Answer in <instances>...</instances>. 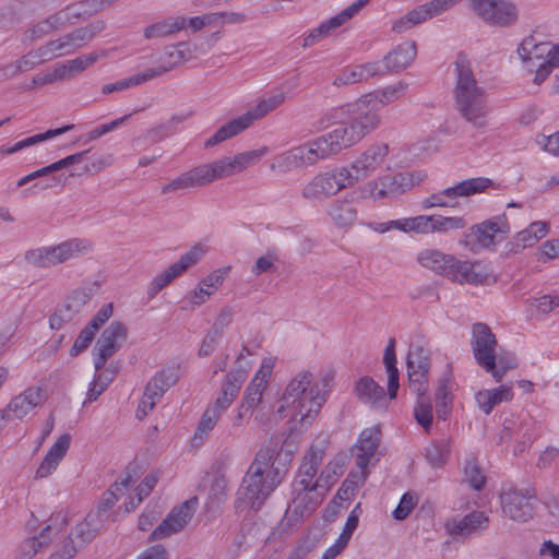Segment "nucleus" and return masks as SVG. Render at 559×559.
I'll return each instance as SVG.
<instances>
[{
    "label": "nucleus",
    "instance_id": "1",
    "mask_svg": "<svg viewBox=\"0 0 559 559\" xmlns=\"http://www.w3.org/2000/svg\"><path fill=\"white\" fill-rule=\"evenodd\" d=\"M454 67L456 82L453 94L456 109L475 128H483L489 112L486 91L478 84L471 61L464 52L456 55Z\"/></svg>",
    "mask_w": 559,
    "mask_h": 559
},
{
    "label": "nucleus",
    "instance_id": "2",
    "mask_svg": "<svg viewBox=\"0 0 559 559\" xmlns=\"http://www.w3.org/2000/svg\"><path fill=\"white\" fill-rule=\"evenodd\" d=\"M273 455V448H261L242 478L238 495L239 499L250 509L259 510L283 481V473L280 467L270 469L265 475Z\"/></svg>",
    "mask_w": 559,
    "mask_h": 559
},
{
    "label": "nucleus",
    "instance_id": "3",
    "mask_svg": "<svg viewBox=\"0 0 559 559\" xmlns=\"http://www.w3.org/2000/svg\"><path fill=\"white\" fill-rule=\"evenodd\" d=\"M313 376L309 371L299 372L286 386L282 401L292 405V418L301 425H311L319 414L325 395L318 384H312Z\"/></svg>",
    "mask_w": 559,
    "mask_h": 559
},
{
    "label": "nucleus",
    "instance_id": "4",
    "mask_svg": "<svg viewBox=\"0 0 559 559\" xmlns=\"http://www.w3.org/2000/svg\"><path fill=\"white\" fill-rule=\"evenodd\" d=\"M341 110L348 115L349 122L341 123L332 132L342 148L356 144L380 123L378 109H373V105L362 96L355 103L343 106Z\"/></svg>",
    "mask_w": 559,
    "mask_h": 559
},
{
    "label": "nucleus",
    "instance_id": "5",
    "mask_svg": "<svg viewBox=\"0 0 559 559\" xmlns=\"http://www.w3.org/2000/svg\"><path fill=\"white\" fill-rule=\"evenodd\" d=\"M285 100V95L278 93L266 99H262L255 107L249 109L246 114L228 121L222 126L211 138L204 143L205 147L215 146L228 139H231L249 128L254 120L263 118L270 111L276 109Z\"/></svg>",
    "mask_w": 559,
    "mask_h": 559
},
{
    "label": "nucleus",
    "instance_id": "6",
    "mask_svg": "<svg viewBox=\"0 0 559 559\" xmlns=\"http://www.w3.org/2000/svg\"><path fill=\"white\" fill-rule=\"evenodd\" d=\"M488 188L497 190L500 188V185L485 177L463 180L454 187L447 188L439 193H435L429 198H426L421 202V207L427 210L433 206H449L450 203L448 199L452 200L457 197H469L476 193L485 192ZM451 206H453V204H451Z\"/></svg>",
    "mask_w": 559,
    "mask_h": 559
},
{
    "label": "nucleus",
    "instance_id": "7",
    "mask_svg": "<svg viewBox=\"0 0 559 559\" xmlns=\"http://www.w3.org/2000/svg\"><path fill=\"white\" fill-rule=\"evenodd\" d=\"M350 178L352 171L345 167L337 171L320 174L304 187L302 197L309 201L329 198L352 186Z\"/></svg>",
    "mask_w": 559,
    "mask_h": 559
},
{
    "label": "nucleus",
    "instance_id": "8",
    "mask_svg": "<svg viewBox=\"0 0 559 559\" xmlns=\"http://www.w3.org/2000/svg\"><path fill=\"white\" fill-rule=\"evenodd\" d=\"M496 335L486 323H475L472 328L471 346L476 362L487 372L496 371Z\"/></svg>",
    "mask_w": 559,
    "mask_h": 559
},
{
    "label": "nucleus",
    "instance_id": "9",
    "mask_svg": "<svg viewBox=\"0 0 559 559\" xmlns=\"http://www.w3.org/2000/svg\"><path fill=\"white\" fill-rule=\"evenodd\" d=\"M342 150L340 142L331 131L305 145L294 147L289 152V157L299 160L300 165H313L318 160L335 155Z\"/></svg>",
    "mask_w": 559,
    "mask_h": 559
},
{
    "label": "nucleus",
    "instance_id": "10",
    "mask_svg": "<svg viewBox=\"0 0 559 559\" xmlns=\"http://www.w3.org/2000/svg\"><path fill=\"white\" fill-rule=\"evenodd\" d=\"M477 14L488 24L495 26H509L518 20L514 4L506 0H472Z\"/></svg>",
    "mask_w": 559,
    "mask_h": 559
},
{
    "label": "nucleus",
    "instance_id": "11",
    "mask_svg": "<svg viewBox=\"0 0 559 559\" xmlns=\"http://www.w3.org/2000/svg\"><path fill=\"white\" fill-rule=\"evenodd\" d=\"M198 506V498L192 497L175 507L159 525L151 533L150 540H158L180 532L192 519Z\"/></svg>",
    "mask_w": 559,
    "mask_h": 559
},
{
    "label": "nucleus",
    "instance_id": "12",
    "mask_svg": "<svg viewBox=\"0 0 559 559\" xmlns=\"http://www.w3.org/2000/svg\"><path fill=\"white\" fill-rule=\"evenodd\" d=\"M536 497L534 491L511 489L501 495L503 513L513 521L526 522L535 512Z\"/></svg>",
    "mask_w": 559,
    "mask_h": 559
},
{
    "label": "nucleus",
    "instance_id": "13",
    "mask_svg": "<svg viewBox=\"0 0 559 559\" xmlns=\"http://www.w3.org/2000/svg\"><path fill=\"white\" fill-rule=\"evenodd\" d=\"M322 502L318 490H292V499L284 519L288 526L297 525L309 518Z\"/></svg>",
    "mask_w": 559,
    "mask_h": 559
},
{
    "label": "nucleus",
    "instance_id": "14",
    "mask_svg": "<svg viewBox=\"0 0 559 559\" xmlns=\"http://www.w3.org/2000/svg\"><path fill=\"white\" fill-rule=\"evenodd\" d=\"M267 147L239 153L233 158L223 159L207 164L213 181L219 178L228 177L237 171L246 169L250 165L257 164L265 154Z\"/></svg>",
    "mask_w": 559,
    "mask_h": 559
},
{
    "label": "nucleus",
    "instance_id": "15",
    "mask_svg": "<svg viewBox=\"0 0 559 559\" xmlns=\"http://www.w3.org/2000/svg\"><path fill=\"white\" fill-rule=\"evenodd\" d=\"M510 233L506 214L493 216L471 227L466 237H472L481 248H489Z\"/></svg>",
    "mask_w": 559,
    "mask_h": 559
},
{
    "label": "nucleus",
    "instance_id": "16",
    "mask_svg": "<svg viewBox=\"0 0 559 559\" xmlns=\"http://www.w3.org/2000/svg\"><path fill=\"white\" fill-rule=\"evenodd\" d=\"M203 254L201 247L195 246L190 251L180 257V259L167 267L162 274L153 278L147 289L148 297H154L165 286L171 283L177 276L183 273L187 269L198 263Z\"/></svg>",
    "mask_w": 559,
    "mask_h": 559
},
{
    "label": "nucleus",
    "instance_id": "17",
    "mask_svg": "<svg viewBox=\"0 0 559 559\" xmlns=\"http://www.w3.org/2000/svg\"><path fill=\"white\" fill-rule=\"evenodd\" d=\"M531 430V423L527 416L511 415L503 420V429L500 433L499 442H508L511 439L516 440L513 453H523L526 448L533 442L534 438Z\"/></svg>",
    "mask_w": 559,
    "mask_h": 559
},
{
    "label": "nucleus",
    "instance_id": "18",
    "mask_svg": "<svg viewBox=\"0 0 559 559\" xmlns=\"http://www.w3.org/2000/svg\"><path fill=\"white\" fill-rule=\"evenodd\" d=\"M389 146L386 144H376L366 150L350 166L352 186L369 177L378 167H380L388 155Z\"/></svg>",
    "mask_w": 559,
    "mask_h": 559
},
{
    "label": "nucleus",
    "instance_id": "19",
    "mask_svg": "<svg viewBox=\"0 0 559 559\" xmlns=\"http://www.w3.org/2000/svg\"><path fill=\"white\" fill-rule=\"evenodd\" d=\"M370 0H357L349 7L344 9L341 13L321 23L318 27L313 28L305 38L302 47H311L321 38L328 36L330 32L342 26L346 21L354 17Z\"/></svg>",
    "mask_w": 559,
    "mask_h": 559
},
{
    "label": "nucleus",
    "instance_id": "20",
    "mask_svg": "<svg viewBox=\"0 0 559 559\" xmlns=\"http://www.w3.org/2000/svg\"><path fill=\"white\" fill-rule=\"evenodd\" d=\"M180 378L179 367L169 366L159 370L146 384L144 392L148 402V409H153L156 403L163 397L171 386H174Z\"/></svg>",
    "mask_w": 559,
    "mask_h": 559
},
{
    "label": "nucleus",
    "instance_id": "21",
    "mask_svg": "<svg viewBox=\"0 0 559 559\" xmlns=\"http://www.w3.org/2000/svg\"><path fill=\"white\" fill-rule=\"evenodd\" d=\"M180 378L179 367L169 366L159 370L146 384L144 392L148 402V409H153L156 403L163 397L171 386H174Z\"/></svg>",
    "mask_w": 559,
    "mask_h": 559
},
{
    "label": "nucleus",
    "instance_id": "22",
    "mask_svg": "<svg viewBox=\"0 0 559 559\" xmlns=\"http://www.w3.org/2000/svg\"><path fill=\"white\" fill-rule=\"evenodd\" d=\"M44 402V390L40 386H31L12 397L4 409L9 412V416H12V419H22Z\"/></svg>",
    "mask_w": 559,
    "mask_h": 559
},
{
    "label": "nucleus",
    "instance_id": "23",
    "mask_svg": "<svg viewBox=\"0 0 559 559\" xmlns=\"http://www.w3.org/2000/svg\"><path fill=\"white\" fill-rule=\"evenodd\" d=\"M212 176L207 164L194 167L193 169L181 174L170 182L162 187V193L167 194L195 187H203L212 182Z\"/></svg>",
    "mask_w": 559,
    "mask_h": 559
},
{
    "label": "nucleus",
    "instance_id": "24",
    "mask_svg": "<svg viewBox=\"0 0 559 559\" xmlns=\"http://www.w3.org/2000/svg\"><path fill=\"white\" fill-rule=\"evenodd\" d=\"M417 260L424 267L450 278L454 275L453 272L457 259L454 255L445 254L436 249H425L418 254Z\"/></svg>",
    "mask_w": 559,
    "mask_h": 559
},
{
    "label": "nucleus",
    "instance_id": "25",
    "mask_svg": "<svg viewBox=\"0 0 559 559\" xmlns=\"http://www.w3.org/2000/svg\"><path fill=\"white\" fill-rule=\"evenodd\" d=\"M416 55V43L405 41L383 57V68L388 73H399L414 61Z\"/></svg>",
    "mask_w": 559,
    "mask_h": 559
},
{
    "label": "nucleus",
    "instance_id": "26",
    "mask_svg": "<svg viewBox=\"0 0 559 559\" xmlns=\"http://www.w3.org/2000/svg\"><path fill=\"white\" fill-rule=\"evenodd\" d=\"M127 337V326L120 321H112L100 334L94 350H100L112 356L121 348Z\"/></svg>",
    "mask_w": 559,
    "mask_h": 559
},
{
    "label": "nucleus",
    "instance_id": "27",
    "mask_svg": "<svg viewBox=\"0 0 559 559\" xmlns=\"http://www.w3.org/2000/svg\"><path fill=\"white\" fill-rule=\"evenodd\" d=\"M381 430L379 426L367 428L359 435L356 443L358 450L356 454V464L360 468L368 466L370 459L377 452L380 444Z\"/></svg>",
    "mask_w": 559,
    "mask_h": 559
},
{
    "label": "nucleus",
    "instance_id": "28",
    "mask_svg": "<svg viewBox=\"0 0 559 559\" xmlns=\"http://www.w3.org/2000/svg\"><path fill=\"white\" fill-rule=\"evenodd\" d=\"M194 50L187 41H180L177 45L167 46L165 48V57L168 59L166 64H162L154 69H147L148 73H154V78L160 76L177 66L188 61L193 57Z\"/></svg>",
    "mask_w": 559,
    "mask_h": 559
},
{
    "label": "nucleus",
    "instance_id": "29",
    "mask_svg": "<svg viewBox=\"0 0 559 559\" xmlns=\"http://www.w3.org/2000/svg\"><path fill=\"white\" fill-rule=\"evenodd\" d=\"M451 281L460 284L481 285L488 280V273L478 262L456 260Z\"/></svg>",
    "mask_w": 559,
    "mask_h": 559
},
{
    "label": "nucleus",
    "instance_id": "30",
    "mask_svg": "<svg viewBox=\"0 0 559 559\" xmlns=\"http://www.w3.org/2000/svg\"><path fill=\"white\" fill-rule=\"evenodd\" d=\"M53 248L58 264H63L71 259H75L91 252L93 245L86 239L71 238L60 243L53 245Z\"/></svg>",
    "mask_w": 559,
    "mask_h": 559
},
{
    "label": "nucleus",
    "instance_id": "31",
    "mask_svg": "<svg viewBox=\"0 0 559 559\" xmlns=\"http://www.w3.org/2000/svg\"><path fill=\"white\" fill-rule=\"evenodd\" d=\"M559 48L558 45H554L549 47L547 43H536L533 36H528L522 40L518 48V53L524 63L533 62L534 59L540 60L546 56V59H550V57L555 53L556 49Z\"/></svg>",
    "mask_w": 559,
    "mask_h": 559
},
{
    "label": "nucleus",
    "instance_id": "32",
    "mask_svg": "<svg viewBox=\"0 0 559 559\" xmlns=\"http://www.w3.org/2000/svg\"><path fill=\"white\" fill-rule=\"evenodd\" d=\"M273 448L274 455L270 462L269 468L273 469L274 467H280L283 473V477L285 476L288 465L290 464L296 445L293 441L285 440L282 445H278V441L275 439H270L262 448Z\"/></svg>",
    "mask_w": 559,
    "mask_h": 559
},
{
    "label": "nucleus",
    "instance_id": "33",
    "mask_svg": "<svg viewBox=\"0 0 559 559\" xmlns=\"http://www.w3.org/2000/svg\"><path fill=\"white\" fill-rule=\"evenodd\" d=\"M97 288V283L80 286L66 297L62 306L75 317L90 302Z\"/></svg>",
    "mask_w": 559,
    "mask_h": 559
},
{
    "label": "nucleus",
    "instance_id": "34",
    "mask_svg": "<svg viewBox=\"0 0 559 559\" xmlns=\"http://www.w3.org/2000/svg\"><path fill=\"white\" fill-rule=\"evenodd\" d=\"M187 26V19L183 16L168 17L147 26L144 31L146 39L170 36L182 31Z\"/></svg>",
    "mask_w": 559,
    "mask_h": 559
},
{
    "label": "nucleus",
    "instance_id": "35",
    "mask_svg": "<svg viewBox=\"0 0 559 559\" xmlns=\"http://www.w3.org/2000/svg\"><path fill=\"white\" fill-rule=\"evenodd\" d=\"M355 391L362 403L372 406L383 401L385 396L384 389L370 377L360 378L355 385Z\"/></svg>",
    "mask_w": 559,
    "mask_h": 559
},
{
    "label": "nucleus",
    "instance_id": "36",
    "mask_svg": "<svg viewBox=\"0 0 559 559\" xmlns=\"http://www.w3.org/2000/svg\"><path fill=\"white\" fill-rule=\"evenodd\" d=\"M266 373L260 370L246 388L245 395L240 403L242 409L253 412L262 401V394L266 386Z\"/></svg>",
    "mask_w": 559,
    "mask_h": 559
},
{
    "label": "nucleus",
    "instance_id": "37",
    "mask_svg": "<svg viewBox=\"0 0 559 559\" xmlns=\"http://www.w3.org/2000/svg\"><path fill=\"white\" fill-rule=\"evenodd\" d=\"M407 88V84L400 81L394 85L386 86L382 90L374 91L372 93H368L362 95L366 102H369L373 105V109H380L385 105L396 100Z\"/></svg>",
    "mask_w": 559,
    "mask_h": 559
},
{
    "label": "nucleus",
    "instance_id": "38",
    "mask_svg": "<svg viewBox=\"0 0 559 559\" xmlns=\"http://www.w3.org/2000/svg\"><path fill=\"white\" fill-rule=\"evenodd\" d=\"M512 396L513 393L510 386L500 385L493 390L478 392L476 394V402L485 414H489L497 404L503 401H510Z\"/></svg>",
    "mask_w": 559,
    "mask_h": 559
},
{
    "label": "nucleus",
    "instance_id": "39",
    "mask_svg": "<svg viewBox=\"0 0 559 559\" xmlns=\"http://www.w3.org/2000/svg\"><path fill=\"white\" fill-rule=\"evenodd\" d=\"M329 214L340 227L354 224L357 218V209L352 201L337 200L330 205Z\"/></svg>",
    "mask_w": 559,
    "mask_h": 559
},
{
    "label": "nucleus",
    "instance_id": "40",
    "mask_svg": "<svg viewBox=\"0 0 559 559\" xmlns=\"http://www.w3.org/2000/svg\"><path fill=\"white\" fill-rule=\"evenodd\" d=\"M221 416L222 415L217 414L216 411L211 409L209 407L204 411L199 421V425L195 429V432L192 437L193 445L199 447L203 444L204 439L214 429Z\"/></svg>",
    "mask_w": 559,
    "mask_h": 559
},
{
    "label": "nucleus",
    "instance_id": "41",
    "mask_svg": "<svg viewBox=\"0 0 559 559\" xmlns=\"http://www.w3.org/2000/svg\"><path fill=\"white\" fill-rule=\"evenodd\" d=\"M74 128L73 124H67L58 129H50L44 133L36 134L33 136H29L27 139H24L17 143H15L13 146L7 148L5 151H2L5 154H13L22 148L28 147L31 145L37 144L41 141L52 139L57 135L63 134Z\"/></svg>",
    "mask_w": 559,
    "mask_h": 559
},
{
    "label": "nucleus",
    "instance_id": "42",
    "mask_svg": "<svg viewBox=\"0 0 559 559\" xmlns=\"http://www.w3.org/2000/svg\"><path fill=\"white\" fill-rule=\"evenodd\" d=\"M154 79V73H148L146 70L142 73H138L133 76L122 79L120 81H117L115 83L105 84L102 87V93L104 95L114 93V92H121L128 88H131L133 86L143 84L150 80Z\"/></svg>",
    "mask_w": 559,
    "mask_h": 559
},
{
    "label": "nucleus",
    "instance_id": "43",
    "mask_svg": "<svg viewBox=\"0 0 559 559\" xmlns=\"http://www.w3.org/2000/svg\"><path fill=\"white\" fill-rule=\"evenodd\" d=\"M58 39L63 49V53L66 55L73 52L78 48H81L91 41L88 38V33L84 29V27L75 28L71 33H68Z\"/></svg>",
    "mask_w": 559,
    "mask_h": 559
},
{
    "label": "nucleus",
    "instance_id": "44",
    "mask_svg": "<svg viewBox=\"0 0 559 559\" xmlns=\"http://www.w3.org/2000/svg\"><path fill=\"white\" fill-rule=\"evenodd\" d=\"M414 417L418 425L428 433L432 427V405L430 397L417 399Z\"/></svg>",
    "mask_w": 559,
    "mask_h": 559
},
{
    "label": "nucleus",
    "instance_id": "45",
    "mask_svg": "<svg viewBox=\"0 0 559 559\" xmlns=\"http://www.w3.org/2000/svg\"><path fill=\"white\" fill-rule=\"evenodd\" d=\"M407 370L423 371V373H429L430 359L427 350L423 347H415L407 354L406 359Z\"/></svg>",
    "mask_w": 559,
    "mask_h": 559
},
{
    "label": "nucleus",
    "instance_id": "46",
    "mask_svg": "<svg viewBox=\"0 0 559 559\" xmlns=\"http://www.w3.org/2000/svg\"><path fill=\"white\" fill-rule=\"evenodd\" d=\"M450 452L448 440L443 439L438 442L431 443L426 449V459L433 467L441 466L445 463Z\"/></svg>",
    "mask_w": 559,
    "mask_h": 559
},
{
    "label": "nucleus",
    "instance_id": "47",
    "mask_svg": "<svg viewBox=\"0 0 559 559\" xmlns=\"http://www.w3.org/2000/svg\"><path fill=\"white\" fill-rule=\"evenodd\" d=\"M408 388L417 395V399L428 397L427 392L429 388V373L423 371L407 370Z\"/></svg>",
    "mask_w": 559,
    "mask_h": 559
},
{
    "label": "nucleus",
    "instance_id": "48",
    "mask_svg": "<svg viewBox=\"0 0 559 559\" xmlns=\"http://www.w3.org/2000/svg\"><path fill=\"white\" fill-rule=\"evenodd\" d=\"M537 242L536 235L531 230V228H526L520 233H518L513 239L508 242L507 247L508 251L507 253H518L522 249H525L527 247H532Z\"/></svg>",
    "mask_w": 559,
    "mask_h": 559
},
{
    "label": "nucleus",
    "instance_id": "49",
    "mask_svg": "<svg viewBox=\"0 0 559 559\" xmlns=\"http://www.w3.org/2000/svg\"><path fill=\"white\" fill-rule=\"evenodd\" d=\"M397 188H394L390 176H384L370 183V197L380 200L390 195H396Z\"/></svg>",
    "mask_w": 559,
    "mask_h": 559
},
{
    "label": "nucleus",
    "instance_id": "50",
    "mask_svg": "<svg viewBox=\"0 0 559 559\" xmlns=\"http://www.w3.org/2000/svg\"><path fill=\"white\" fill-rule=\"evenodd\" d=\"M464 474L469 486L475 490H481L485 486L486 478L483 475L475 459L466 461Z\"/></svg>",
    "mask_w": 559,
    "mask_h": 559
},
{
    "label": "nucleus",
    "instance_id": "51",
    "mask_svg": "<svg viewBox=\"0 0 559 559\" xmlns=\"http://www.w3.org/2000/svg\"><path fill=\"white\" fill-rule=\"evenodd\" d=\"M48 247H38L27 250L24 260L27 264L38 269H50L48 261Z\"/></svg>",
    "mask_w": 559,
    "mask_h": 559
},
{
    "label": "nucleus",
    "instance_id": "52",
    "mask_svg": "<svg viewBox=\"0 0 559 559\" xmlns=\"http://www.w3.org/2000/svg\"><path fill=\"white\" fill-rule=\"evenodd\" d=\"M466 226L463 217H444L433 215V233H445L453 229H462Z\"/></svg>",
    "mask_w": 559,
    "mask_h": 559
},
{
    "label": "nucleus",
    "instance_id": "53",
    "mask_svg": "<svg viewBox=\"0 0 559 559\" xmlns=\"http://www.w3.org/2000/svg\"><path fill=\"white\" fill-rule=\"evenodd\" d=\"M554 52L555 53L550 57V59H546L542 63L537 64L533 80L536 85L542 84L549 76L551 71L559 66V48Z\"/></svg>",
    "mask_w": 559,
    "mask_h": 559
},
{
    "label": "nucleus",
    "instance_id": "54",
    "mask_svg": "<svg viewBox=\"0 0 559 559\" xmlns=\"http://www.w3.org/2000/svg\"><path fill=\"white\" fill-rule=\"evenodd\" d=\"M407 233L415 231L417 234L433 233V215H419L407 218Z\"/></svg>",
    "mask_w": 559,
    "mask_h": 559
},
{
    "label": "nucleus",
    "instance_id": "55",
    "mask_svg": "<svg viewBox=\"0 0 559 559\" xmlns=\"http://www.w3.org/2000/svg\"><path fill=\"white\" fill-rule=\"evenodd\" d=\"M49 532L50 526L47 525L40 531L38 538L34 537L25 542V544L22 546V551H24L25 558H32L44 544L48 543Z\"/></svg>",
    "mask_w": 559,
    "mask_h": 559
},
{
    "label": "nucleus",
    "instance_id": "56",
    "mask_svg": "<svg viewBox=\"0 0 559 559\" xmlns=\"http://www.w3.org/2000/svg\"><path fill=\"white\" fill-rule=\"evenodd\" d=\"M56 51H60V55H64L59 39L50 40L46 45L34 50L33 53L36 56V59H38V63L40 64L55 58L57 56Z\"/></svg>",
    "mask_w": 559,
    "mask_h": 559
},
{
    "label": "nucleus",
    "instance_id": "57",
    "mask_svg": "<svg viewBox=\"0 0 559 559\" xmlns=\"http://www.w3.org/2000/svg\"><path fill=\"white\" fill-rule=\"evenodd\" d=\"M99 58V53L91 52L85 56H80L75 59L67 61V67L70 70L71 75L78 72L84 71L90 66L94 64Z\"/></svg>",
    "mask_w": 559,
    "mask_h": 559
},
{
    "label": "nucleus",
    "instance_id": "58",
    "mask_svg": "<svg viewBox=\"0 0 559 559\" xmlns=\"http://www.w3.org/2000/svg\"><path fill=\"white\" fill-rule=\"evenodd\" d=\"M112 380V378H105L104 374H95L94 380L91 383V386L86 394V400L84 404L92 403L98 399V396L106 390L108 383Z\"/></svg>",
    "mask_w": 559,
    "mask_h": 559
},
{
    "label": "nucleus",
    "instance_id": "59",
    "mask_svg": "<svg viewBox=\"0 0 559 559\" xmlns=\"http://www.w3.org/2000/svg\"><path fill=\"white\" fill-rule=\"evenodd\" d=\"M324 477V472L321 473V475L318 477V479L312 483V477L304 476V474L298 473V476L294 479L292 483V490H318L319 488H322V480Z\"/></svg>",
    "mask_w": 559,
    "mask_h": 559
},
{
    "label": "nucleus",
    "instance_id": "60",
    "mask_svg": "<svg viewBox=\"0 0 559 559\" xmlns=\"http://www.w3.org/2000/svg\"><path fill=\"white\" fill-rule=\"evenodd\" d=\"M96 332L91 330L87 325L80 332L79 336L74 341V344L70 348L71 356H78L84 352L95 337Z\"/></svg>",
    "mask_w": 559,
    "mask_h": 559
},
{
    "label": "nucleus",
    "instance_id": "61",
    "mask_svg": "<svg viewBox=\"0 0 559 559\" xmlns=\"http://www.w3.org/2000/svg\"><path fill=\"white\" fill-rule=\"evenodd\" d=\"M229 270V266L217 269L202 278L199 283L201 286H212V290L214 293L216 289H218L219 286L223 285Z\"/></svg>",
    "mask_w": 559,
    "mask_h": 559
},
{
    "label": "nucleus",
    "instance_id": "62",
    "mask_svg": "<svg viewBox=\"0 0 559 559\" xmlns=\"http://www.w3.org/2000/svg\"><path fill=\"white\" fill-rule=\"evenodd\" d=\"M415 506L416 499L411 493H404L392 514L395 520L402 521L408 516Z\"/></svg>",
    "mask_w": 559,
    "mask_h": 559
},
{
    "label": "nucleus",
    "instance_id": "63",
    "mask_svg": "<svg viewBox=\"0 0 559 559\" xmlns=\"http://www.w3.org/2000/svg\"><path fill=\"white\" fill-rule=\"evenodd\" d=\"M71 437L68 433H63L59 437V439L55 442V444L49 449L47 455L51 459L60 462L64 455L67 454L70 447Z\"/></svg>",
    "mask_w": 559,
    "mask_h": 559
},
{
    "label": "nucleus",
    "instance_id": "64",
    "mask_svg": "<svg viewBox=\"0 0 559 559\" xmlns=\"http://www.w3.org/2000/svg\"><path fill=\"white\" fill-rule=\"evenodd\" d=\"M158 481V476L155 473H151L144 477V479L135 488V496L138 497V503H141L146 498Z\"/></svg>",
    "mask_w": 559,
    "mask_h": 559
}]
</instances>
